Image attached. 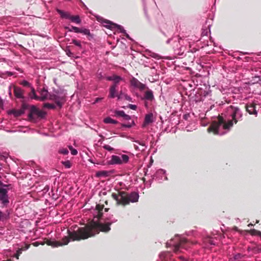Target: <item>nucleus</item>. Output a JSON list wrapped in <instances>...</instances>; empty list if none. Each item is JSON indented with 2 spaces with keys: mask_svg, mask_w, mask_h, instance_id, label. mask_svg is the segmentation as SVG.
<instances>
[{
  "mask_svg": "<svg viewBox=\"0 0 261 261\" xmlns=\"http://www.w3.org/2000/svg\"><path fill=\"white\" fill-rule=\"evenodd\" d=\"M242 116L240 110L231 106L227 108L225 118L219 116L218 121H214L208 128L207 131L213 132L215 135H223L233 125L232 121L236 123Z\"/></svg>",
  "mask_w": 261,
  "mask_h": 261,
  "instance_id": "f257e3e1",
  "label": "nucleus"
},
{
  "mask_svg": "<svg viewBox=\"0 0 261 261\" xmlns=\"http://www.w3.org/2000/svg\"><path fill=\"white\" fill-rule=\"evenodd\" d=\"M105 223L93 221L85 227L79 229L78 231L71 232L70 234L73 240H81L88 239L98 233L99 231L108 232L110 230V225L116 222L117 220L113 216L107 218Z\"/></svg>",
  "mask_w": 261,
  "mask_h": 261,
  "instance_id": "f03ea898",
  "label": "nucleus"
},
{
  "mask_svg": "<svg viewBox=\"0 0 261 261\" xmlns=\"http://www.w3.org/2000/svg\"><path fill=\"white\" fill-rule=\"evenodd\" d=\"M112 197L118 204L126 205L130 202H137L139 198V195L136 192H132L128 194L124 191H120L118 192V194L113 193Z\"/></svg>",
  "mask_w": 261,
  "mask_h": 261,
  "instance_id": "7ed1b4c3",
  "label": "nucleus"
},
{
  "mask_svg": "<svg viewBox=\"0 0 261 261\" xmlns=\"http://www.w3.org/2000/svg\"><path fill=\"white\" fill-rule=\"evenodd\" d=\"M191 243L184 238L179 237L177 236L175 237L173 240H170L169 242L166 243L167 247L172 246L175 252L180 251L181 249H187L189 247Z\"/></svg>",
  "mask_w": 261,
  "mask_h": 261,
  "instance_id": "20e7f679",
  "label": "nucleus"
},
{
  "mask_svg": "<svg viewBox=\"0 0 261 261\" xmlns=\"http://www.w3.org/2000/svg\"><path fill=\"white\" fill-rule=\"evenodd\" d=\"M129 160V156L126 154L120 155H113L111 159L108 161V165H121L127 163Z\"/></svg>",
  "mask_w": 261,
  "mask_h": 261,
  "instance_id": "39448f33",
  "label": "nucleus"
},
{
  "mask_svg": "<svg viewBox=\"0 0 261 261\" xmlns=\"http://www.w3.org/2000/svg\"><path fill=\"white\" fill-rule=\"evenodd\" d=\"M85 227L86 226H85ZM82 228V227H81V228ZM83 228H84V227ZM79 229H80V228H78V229L76 230H71L70 229H71V228H70V229L68 230V233L69 236V238H68V237H65L62 239L61 242L48 241L47 244L48 245H50L53 247H58L60 246L67 245L70 242V240L74 241L71 238L70 234L72 232L78 231Z\"/></svg>",
  "mask_w": 261,
  "mask_h": 261,
  "instance_id": "423d86ee",
  "label": "nucleus"
},
{
  "mask_svg": "<svg viewBox=\"0 0 261 261\" xmlns=\"http://www.w3.org/2000/svg\"><path fill=\"white\" fill-rule=\"evenodd\" d=\"M0 202L3 206H7L9 203L8 190L4 188H0Z\"/></svg>",
  "mask_w": 261,
  "mask_h": 261,
  "instance_id": "0eeeda50",
  "label": "nucleus"
},
{
  "mask_svg": "<svg viewBox=\"0 0 261 261\" xmlns=\"http://www.w3.org/2000/svg\"><path fill=\"white\" fill-rule=\"evenodd\" d=\"M107 81H113V83L111 87L116 88L118 87L119 83L123 80V79L120 76L114 74L112 76H108L106 77Z\"/></svg>",
  "mask_w": 261,
  "mask_h": 261,
  "instance_id": "6e6552de",
  "label": "nucleus"
},
{
  "mask_svg": "<svg viewBox=\"0 0 261 261\" xmlns=\"http://www.w3.org/2000/svg\"><path fill=\"white\" fill-rule=\"evenodd\" d=\"M103 208V205L97 204L94 209L90 210L91 212L93 214L94 218H97V219H98L101 217Z\"/></svg>",
  "mask_w": 261,
  "mask_h": 261,
  "instance_id": "1a4fd4ad",
  "label": "nucleus"
},
{
  "mask_svg": "<svg viewBox=\"0 0 261 261\" xmlns=\"http://www.w3.org/2000/svg\"><path fill=\"white\" fill-rule=\"evenodd\" d=\"M130 85L135 88H138L140 90L142 91L146 88V85L141 83L137 79L133 77L130 81Z\"/></svg>",
  "mask_w": 261,
  "mask_h": 261,
  "instance_id": "9d476101",
  "label": "nucleus"
},
{
  "mask_svg": "<svg viewBox=\"0 0 261 261\" xmlns=\"http://www.w3.org/2000/svg\"><path fill=\"white\" fill-rule=\"evenodd\" d=\"M34 114L37 115L38 117L43 118L45 116L46 113L44 111L37 109L35 106H32L29 117H31V116Z\"/></svg>",
  "mask_w": 261,
  "mask_h": 261,
  "instance_id": "9b49d317",
  "label": "nucleus"
},
{
  "mask_svg": "<svg viewBox=\"0 0 261 261\" xmlns=\"http://www.w3.org/2000/svg\"><path fill=\"white\" fill-rule=\"evenodd\" d=\"M166 172L164 170L159 169L154 175V178L159 181L167 180V177L166 175Z\"/></svg>",
  "mask_w": 261,
  "mask_h": 261,
  "instance_id": "f8f14e48",
  "label": "nucleus"
},
{
  "mask_svg": "<svg viewBox=\"0 0 261 261\" xmlns=\"http://www.w3.org/2000/svg\"><path fill=\"white\" fill-rule=\"evenodd\" d=\"M107 23H108V24H109L110 25H107V24L105 25V26L106 27H108V28H112L113 27L112 25H114L115 27V28H117L118 30H119L120 31V32L124 34L125 36L127 38H129V35L126 33L125 30L124 29L123 27H122L121 25H118V24H116L112 23L110 21H108L107 22Z\"/></svg>",
  "mask_w": 261,
  "mask_h": 261,
  "instance_id": "ddd939ff",
  "label": "nucleus"
},
{
  "mask_svg": "<svg viewBox=\"0 0 261 261\" xmlns=\"http://www.w3.org/2000/svg\"><path fill=\"white\" fill-rule=\"evenodd\" d=\"M14 94L17 98L24 99V91L20 87L14 86Z\"/></svg>",
  "mask_w": 261,
  "mask_h": 261,
  "instance_id": "4468645a",
  "label": "nucleus"
},
{
  "mask_svg": "<svg viewBox=\"0 0 261 261\" xmlns=\"http://www.w3.org/2000/svg\"><path fill=\"white\" fill-rule=\"evenodd\" d=\"M40 96H38V98L37 100H40V101H44L47 99L48 95V92L47 89L43 88L40 91Z\"/></svg>",
  "mask_w": 261,
  "mask_h": 261,
  "instance_id": "2eb2a0df",
  "label": "nucleus"
},
{
  "mask_svg": "<svg viewBox=\"0 0 261 261\" xmlns=\"http://www.w3.org/2000/svg\"><path fill=\"white\" fill-rule=\"evenodd\" d=\"M109 97L110 98H114L115 97H117L118 99H120V95L117 94V90L116 88L114 87H110L109 89Z\"/></svg>",
  "mask_w": 261,
  "mask_h": 261,
  "instance_id": "dca6fc26",
  "label": "nucleus"
},
{
  "mask_svg": "<svg viewBox=\"0 0 261 261\" xmlns=\"http://www.w3.org/2000/svg\"><path fill=\"white\" fill-rule=\"evenodd\" d=\"M142 99L148 100L151 102L154 99L153 92L150 90L146 91L145 92L144 97Z\"/></svg>",
  "mask_w": 261,
  "mask_h": 261,
  "instance_id": "f3484780",
  "label": "nucleus"
},
{
  "mask_svg": "<svg viewBox=\"0 0 261 261\" xmlns=\"http://www.w3.org/2000/svg\"><path fill=\"white\" fill-rule=\"evenodd\" d=\"M27 106L23 103L22 105V108L20 110H13L12 113L16 117H18L22 115L24 113V110L27 109Z\"/></svg>",
  "mask_w": 261,
  "mask_h": 261,
  "instance_id": "a211bd4d",
  "label": "nucleus"
},
{
  "mask_svg": "<svg viewBox=\"0 0 261 261\" xmlns=\"http://www.w3.org/2000/svg\"><path fill=\"white\" fill-rule=\"evenodd\" d=\"M114 113L116 117H122L125 120H129L131 119L130 116L125 114L123 111H115Z\"/></svg>",
  "mask_w": 261,
  "mask_h": 261,
  "instance_id": "6ab92c4d",
  "label": "nucleus"
},
{
  "mask_svg": "<svg viewBox=\"0 0 261 261\" xmlns=\"http://www.w3.org/2000/svg\"><path fill=\"white\" fill-rule=\"evenodd\" d=\"M65 101V96L64 95L60 96L56 95V103L60 108H61Z\"/></svg>",
  "mask_w": 261,
  "mask_h": 261,
  "instance_id": "aec40b11",
  "label": "nucleus"
},
{
  "mask_svg": "<svg viewBox=\"0 0 261 261\" xmlns=\"http://www.w3.org/2000/svg\"><path fill=\"white\" fill-rule=\"evenodd\" d=\"M247 111L250 114L257 115V111L255 109V106L253 104H248L246 106Z\"/></svg>",
  "mask_w": 261,
  "mask_h": 261,
  "instance_id": "412c9836",
  "label": "nucleus"
},
{
  "mask_svg": "<svg viewBox=\"0 0 261 261\" xmlns=\"http://www.w3.org/2000/svg\"><path fill=\"white\" fill-rule=\"evenodd\" d=\"M153 121V116L152 113H150L145 115L144 119V123L148 124Z\"/></svg>",
  "mask_w": 261,
  "mask_h": 261,
  "instance_id": "4be33fe9",
  "label": "nucleus"
},
{
  "mask_svg": "<svg viewBox=\"0 0 261 261\" xmlns=\"http://www.w3.org/2000/svg\"><path fill=\"white\" fill-rule=\"evenodd\" d=\"M9 212L7 211L6 212L4 213L0 211V221H4L9 218Z\"/></svg>",
  "mask_w": 261,
  "mask_h": 261,
  "instance_id": "5701e85b",
  "label": "nucleus"
},
{
  "mask_svg": "<svg viewBox=\"0 0 261 261\" xmlns=\"http://www.w3.org/2000/svg\"><path fill=\"white\" fill-rule=\"evenodd\" d=\"M57 11L61 15V17L62 18L69 19V18L70 17V14L68 12H65L63 10H60L58 9H57Z\"/></svg>",
  "mask_w": 261,
  "mask_h": 261,
  "instance_id": "b1692460",
  "label": "nucleus"
},
{
  "mask_svg": "<svg viewBox=\"0 0 261 261\" xmlns=\"http://www.w3.org/2000/svg\"><path fill=\"white\" fill-rule=\"evenodd\" d=\"M69 19L73 22H75L77 24H80L81 22V19L78 15L76 16H71L69 18Z\"/></svg>",
  "mask_w": 261,
  "mask_h": 261,
  "instance_id": "393cba45",
  "label": "nucleus"
},
{
  "mask_svg": "<svg viewBox=\"0 0 261 261\" xmlns=\"http://www.w3.org/2000/svg\"><path fill=\"white\" fill-rule=\"evenodd\" d=\"M31 89V92L29 94V96L31 99L37 100L38 96H37L35 93V89L33 87H30Z\"/></svg>",
  "mask_w": 261,
  "mask_h": 261,
  "instance_id": "a878e982",
  "label": "nucleus"
},
{
  "mask_svg": "<svg viewBox=\"0 0 261 261\" xmlns=\"http://www.w3.org/2000/svg\"><path fill=\"white\" fill-rule=\"evenodd\" d=\"M109 175V172L107 171H99L96 172L97 177H107Z\"/></svg>",
  "mask_w": 261,
  "mask_h": 261,
  "instance_id": "bb28decb",
  "label": "nucleus"
},
{
  "mask_svg": "<svg viewBox=\"0 0 261 261\" xmlns=\"http://www.w3.org/2000/svg\"><path fill=\"white\" fill-rule=\"evenodd\" d=\"M65 29L66 30H67L69 32H74L75 33H79L80 32V28H77L76 27L72 26L71 28L66 27L65 28Z\"/></svg>",
  "mask_w": 261,
  "mask_h": 261,
  "instance_id": "cd10ccee",
  "label": "nucleus"
},
{
  "mask_svg": "<svg viewBox=\"0 0 261 261\" xmlns=\"http://www.w3.org/2000/svg\"><path fill=\"white\" fill-rule=\"evenodd\" d=\"M103 122L107 124H117L118 123L117 121L112 119L111 117H107L105 118L103 120Z\"/></svg>",
  "mask_w": 261,
  "mask_h": 261,
  "instance_id": "c85d7f7f",
  "label": "nucleus"
},
{
  "mask_svg": "<svg viewBox=\"0 0 261 261\" xmlns=\"http://www.w3.org/2000/svg\"><path fill=\"white\" fill-rule=\"evenodd\" d=\"M80 33H83L85 35H88V36L90 37L91 38L93 37L92 35L90 33V30L87 29H80Z\"/></svg>",
  "mask_w": 261,
  "mask_h": 261,
  "instance_id": "c756f323",
  "label": "nucleus"
},
{
  "mask_svg": "<svg viewBox=\"0 0 261 261\" xmlns=\"http://www.w3.org/2000/svg\"><path fill=\"white\" fill-rule=\"evenodd\" d=\"M243 257V255L241 253L236 254L233 258H230L229 261H239Z\"/></svg>",
  "mask_w": 261,
  "mask_h": 261,
  "instance_id": "7c9ffc66",
  "label": "nucleus"
},
{
  "mask_svg": "<svg viewBox=\"0 0 261 261\" xmlns=\"http://www.w3.org/2000/svg\"><path fill=\"white\" fill-rule=\"evenodd\" d=\"M249 232H250V233L251 235L259 236V237H261V232L259 231H258V230H255L254 229H251Z\"/></svg>",
  "mask_w": 261,
  "mask_h": 261,
  "instance_id": "2f4dec72",
  "label": "nucleus"
},
{
  "mask_svg": "<svg viewBox=\"0 0 261 261\" xmlns=\"http://www.w3.org/2000/svg\"><path fill=\"white\" fill-rule=\"evenodd\" d=\"M204 242L208 243L210 245H215L216 244V242L214 241V240L210 237H207L205 239Z\"/></svg>",
  "mask_w": 261,
  "mask_h": 261,
  "instance_id": "473e14b6",
  "label": "nucleus"
},
{
  "mask_svg": "<svg viewBox=\"0 0 261 261\" xmlns=\"http://www.w3.org/2000/svg\"><path fill=\"white\" fill-rule=\"evenodd\" d=\"M135 142L142 147V148L141 149V150H144L145 148H146V144H145V143L144 141H142L140 142L138 140H137V141H135Z\"/></svg>",
  "mask_w": 261,
  "mask_h": 261,
  "instance_id": "72a5a7b5",
  "label": "nucleus"
},
{
  "mask_svg": "<svg viewBox=\"0 0 261 261\" xmlns=\"http://www.w3.org/2000/svg\"><path fill=\"white\" fill-rule=\"evenodd\" d=\"M69 151L67 148H62L59 150V153L61 154H63L64 155H66L68 153Z\"/></svg>",
  "mask_w": 261,
  "mask_h": 261,
  "instance_id": "f704fd0d",
  "label": "nucleus"
},
{
  "mask_svg": "<svg viewBox=\"0 0 261 261\" xmlns=\"http://www.w3.org/2000/svg\"><path fill=\"white\" fill-rule=\"evenodd\" d=\"M72 43L74 44L75 45L79 47L80 48H82V44L80 41L76 40L75 39H73L72 40Z\"/></svg>",
  "mask_w": 261,
  "mask_h": 261,
  "instance_id": "c9c22d12",
  "label": "nucleus"
},
{
  "mask_svg": "<svg viewBox=\"0 0 261 261\" xmlns=\"http://www.w3.org/2000/svg\"><path fill=\"white\" fill-rule=\"evenodd\" d=\"M20 84L21 85H22L23 86H25V87H32V85L31 84L29 83L28 81H25V80H23L22 81Z\"/></svg>",
  "mask_w": 261,
  "mask_h": 261,
  "instance_id": "e433bc0d",
  "label": "nucleus"
},
{
  "mask_svg": "<svg viewBox=\"0 0 261 261\" xmlns=\"http://www.w3.org/2000/svg\"><path fill=\"white\" fill-rule=\"evenodd\" d=\"M69 148L70 149V150L71 151V153L72 154V155H76L77 154V151L76 149L73 148L71 146H69Z\"/></svg>",
  "mask_w": 261,
  "mask_h": 261,
  "instance_id": "4c0bfd02",
  "label": "nucleus"
},
{
  "mask_svg": "<svg viewBox=\"0 0 261 261\" xmlns=\"http://www.w3.org/2000/svg\"><path fill=\"white\" fill-rule=\"evenodd\" d=\"M22 248H19L17 251L16 253L14 255V257H16V259H19V256L20 254L22 253Z\"/></svg>",
  "mask_w": 261,
  "mask_h": 261,
  "instance_id": "58836bf2",
  "label": "nucleus"
},
{
  "mask_svg": "<svg viewBox=\"0 0 261 261\" xmlns=\"http://www.w3.org/2000/svg\"><path fill=\"white\" fill-rule=\"evenodd\" d=\"M63 164L66 168H69L71 167V163L69 161L63 162Z\"/></svg>",
  "mask_w": 261,
  "mask_h": 261,
  "instance_id": "ea45409f",
  "label": "nucleus"
},
{
  "mask_svg": "<svg viewBox=\"0 0 261 261\" xmlns=\"http://www.w3.org/2000/svg\"><path fill=\"white\" fill-rule=\"evenodd\" d=\"M103 148L110 151L114 150V148L109 145H105L103 146Z\"/></svg>",
  "mask_w": 261,
  "mask_h": 261,
  "instance_id": "a19ab883",
  "label": "nucleus"
},
{
  "mask_svg": "<svg viewBox=\"0 0 261 261\" xmlns=\"http://www.w3.org/2000/svg\"><path fill=\"white\" fill-rule=\"evenodd\" d=\"M127 107L132 110H136L137 108V107L136 105H132V104H129L128 106H127Z\"/></svg>",
  "mask_w": 261,
  "mask_h": 261,
  "instance_id": "79ce46f5",
  "label": "nucleus"
},
{
  "mask_svg": "<svg viewBox=\"0 0 261 261\" xmlns=\"http://www.w3.org/2000/svg\"><path fill=\"white\" fill-rule=\"evenodd\" d=\"M49 99L51 100H54V101H55L56 102V94H53V95H50V96L49 97Z\"/></svg>",
  "mask_w": 261,
  "mask_h": 261,
  "instance_id": "37998d69",
  "label": "nucleus"
},
{
  "mask_svg": "<svg viewBox=\"0 0 261 261\" xmlns=\"http://www.w3.org/2000/svg\"><path fill=\"white\" fill-rule=\"evenodd\" d=\"M150 56H151L152 58H155V59H159V56L156 53H152L150 55Z\"/></svg>",
  "mask_w": 261,
  "mask_h": 261,
  "instance_id": "c03bdc74",
  "label": "nucleus"
},
{
  "mask_svg": "<svg viewBox=\"0 0 261 261\" xmlns=\"http://www.w3.org/2000/svg\"><path fill=\"white\" fill-rule=\"evenodd\" d=\"M45 107L50 109H53L55 108L54 105L50 103H46Z\"/></svg>",
  "mask_w": 261,
  "mask_h": 261,
  "instance_id": "a18cd8bd",
  "label": "nucleus"
},
{
  "mask_svg": "<svg viewBox=\"0 0 261 261\" xmlns=\"http://www.w3.org/2000/svg\"><path fill=\"white\" fill-rule=\"evenodd\" d=\"M124 98L126 100L129 101H132V98L130 96L125 94L124 95Z\"/></svg>",
  "mask_w": 261,
  "mask_h": 261,
  "instance_id": "49530a36",
  "label": "nucleus"
},
{
  "mask_svg": "<svg viewBox=\"0 0 261 261\" xmlns=\"http://www.w3.org/2000/svg\"><path fill=\"white\" fill-rule=\"evenodd\" d=\"M97 77L99 79V80H101V79H103L104 78L101 72L100 73H99L97 74Z\"/></svg>",
  "mask_w": 261,
  "mask_h": 261,
  "instance_id": "de8ad7c7",
  "label": "nucleus"
},
{
  "mask_svg": "<svg viewBox=\"0 0 261 261\" xmlns=\"http://www.w3.org/2000/svg\"><path fill=\"white\" fill-rule=\"evenodd\" d=\"M122 126L124 127H125L129 128V127H132V125L130 123H127V124H123Z\"/></svg>",
  "mask_w": 261,
  "mask_h": 261,
  "instance_id": "09e8293b",
  "label": "nucleus"
},
{
  "mask_svg": "<svg viewBox=\"0 0 261 261\" xmlns=\"http://www.w3.org/2000/svg\"><path fill=\"white\" fill-rule=\"evenodd\" d=\"M102 99V98H96L95 100V101L93 102V103H96L99 101H100L101 99Z\"/></svg>",
  "mask_w": 261,
  "mask_h": 261,
  "instance_id": "8fccbe9b",
  "label": "nucleus"
},
{
  "mask_svg": "<svg viewBox=\"0 0 261 261\" xmlns=\"http://www.w3.org/2000/svg\"><path fill=\"white\" fill-rule=\"evenodd\" d=\"M29 247H30V245H25V246L24 247L22 248V251L23 250H26L28 249Z\"/></svg>",
  "mask_w": 261,
  "mask_h": 261,
  "instance_id": "3c124183",
  "label": "nucleus"
},
{
  "mask_svg": "<svg viewBox=\"0 0 261 261\" xmlns=\"http://www.w3.org/2000/svg\"><path fill=\"white\" fill-rule=\"evenodd\" d=\"M208 33L209 32L208 31H206V32H205V31H203L202 33V35L203 36H204V35H207Z\"/></svg>",
  "mask_w": 261,
  "mask_h": 261,
  "instance_id": "603ef678",
  "label": "nucleus"
},
{
  "mask_svg": "<svg viewBox=\"0 0 261 261\" xmlns=\"http://www.w3.org/2000/svg\"><path fill=\"white\" fill-rule=\"evenodd\" d=\"M40 244L38 242H36L33 243L34 246H38Z\"/></svg>",
  "mask_w": 261,
  "mask_h": 261,
  "instance_id": "864d4df0",
  "label": "nucleus"
},
{
  "mask_svg": "<svg viewBox=\"0 0 261 261\" xmlns=\"http://www.w3.org/2000/svg\"><path fill=\"white\" fill-rule=\"evenodd\" d=\"M179 258L183 261H187L183 256H180Z\"/></svg>",
  "mask_w": 261,
  "mask_h": 261,
  "instance_id": "5fc2aeb1",
  "label": "nucleus"
},
{
  "mask_svg": "<svg viewBox=\"0 0 261 261\" xmlns=\"http://www.w3.org/2000/svg\"><path fill=\"white\" fill-rule=\"evenodd\" d=\"M144 105H145V107L146 108H148V103H147V102H145Z\"/></svg>",
  "mask_w": 261,
  "mask_h": 261,
  "instance_id": "6e6d98bb",
  "label": "nucleus"
},
{
  "mask_svg": "<svg viewBox=\"0 0 261 261\" xmlns=\"http://www.w3.org/2000/svg\"><path fill=\"white\" fill-rule=\"evenodd\" d=\"M171 40V39H169L167 40V41L166 42L167 43H168V44L169 43Z\"/></svg>",
  "mask_w": 261,
  "mask_h": 261,
  "instance_id": "4d7b16f0",
  "label": "nucleus"
},
{
  "mask_svg": "<svg viewBox=\"0 0 261 261\" xmlns=\"http://www.w3.org/2000/svg\"><path fill=\"white\" fill-rule=\"evenodd\" d=\"M3 261H12V260L11 259H8L6 260H3Z\"/></svg>",
  "mask_w": 261,
  "mask_h": 261,
  "instance_id": "13d9d810",
  "label": "nucleus"
},
{
  "mask_svg": "<svg viewBox=\"0 0 261 261\" xmlns=\"http://www.w3.org/2000/svg\"><path fill=\"white\" fill-rule=\"evenodd\" d=\"M252 225H253V224H251V223H250V224H248V226L249 227V226H252Z\"/></svg>",
  "mask_w": 261,
  "mask_h": 261,
  "instance_id": "bf43d9fd",
  "label": "nucleus"
},
{
  "mask_svg": "<svg viewBox=\"0 0 261 261\" xmlns=\"http://www.w3.org/2000/svg\"><path fill=\"white\" fill-rule=\"evenodd\" d=\"M178 40H181V38H179ZM178 41H179V42H180V40H179Z\"/></svg>",
  "mask_w": 261,
  "mask_h": 261,
  "instance_id": "052dcab7",
  "label": "nucleus"
},
{
  "mask_svg": "<svg viewBox=\"0 0 261 261\" xmlns=\"http://www.w3.org/2000/svg\"><path fill=\"white\" fill-rule=\"evenodd\" d=\"M248 250H250V247H248Z\"/></svg>",
  "mask_w": 261,
  "mask_h": 261,
  "instance_id": "680f3d73",
  "label": "nucleus"
},
{
  "mask_svg": "<svg viewBox=\"0 0 261 261\" xmlns=\"http://www.w3.org/2000/svg\"><path fill=\"white\" fill-rule=\"evenodd\" d=\"M243 54H244V55H246V54H247V53H244Z\"/></svg>",
  "mask_w": 261,
  "mask_h": 261,
  "instance_id": "e2e57ef3",
  "label": "nucleus"
}]
</instances>
